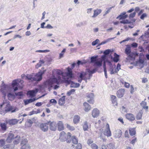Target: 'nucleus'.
<instances>
[{"label":"nucleus","mask_w":149,"mask_h":149,"mask_svg":"<svg viewBox=\"0 0 149 149\" xmlns=\"http://www.w3.org/2000/svg\"><path fill=\"white\" fill-rule=\"evenodd\" d=\"M59 80H57V78L55 77L52 78H50L44 81L42 85L40 86L39 88L40 90H42L47 89L49 91H50L51 88L52 87L54 83L58 84Z\"/></svg>","instance_id":"f257e3e1"},{"label":"nucleus","mask_w":149,"mask_h":149,"mask_svg":"<svg viewBox=\"0 0 149 149\" xmlns=\"http://www.w3.org/2000/svg\"><path fill=\"white\" fill-rule=\"evenodd\" d=\"M125 53L128 56L126 58L127 61L129 62L130 61L134 60L135 58L139 56V53L131 52V47L129 45H126Z\"/></svg>","instance_id":"f03ea898"},{"label":"nucleus","mask_w":149,"mask_h":149,"mask_svg":"<svg viewBox=\"0 0 149 149\" xmlns=\"http://www.w3.org/2000/svg\"><path fill=\"white\" fill-rule=\"evenodd\" d=\"M42 79V76H41L39 73L35 74H27L26 77V79L30 80L31 81H40Z\"/></svg>","instance_id":"7ed1b4c3"},{"label":"nucleus","mask_w":149,"mask_h":149,"mask_svg":"<svg viewBox=\"0 0 149 149\" xmlns=\"http://www.w3.org/2000/svg\"><path fill=\"white\" fill-rule=\"evenodd\" d=\"M78 75L80 77V79H79L78 81L79 82L81 83L82 80L83 79L85 81L86 83L87 82L88 79H90L92 77V75L90 74L87 73V72H84L81 73H78Z\"/></svg>","instance_id":"20e7f679"},{"label":"nucleus","mask_w":149,"mask_h":149,"mask_svg":"<svg viewBox=\"0 0 149 149\" xmlns=\"http://www.w3.org/2000/svg\"><path fill=\"white\" fill-rule=\"evenodd\" d=\"M71 134L70 132H68L67 134H66L63 131L60 133L59 139L62 141H66L67 143H70L71 142V140H69L68 139L71 137Z\"/></svg>","instance_id":"39448f33"},{"label":"nucleus","mask_w":149,"mask_h":149,"mask_svg":"<svg viewBox=\"0 0 149 149\" xmlns=\"http://www.w3.org/2000/svg\"><path fill=\"white\" fill-rule=\"evenodd\" d=\"M68 71L65 73L66 76L63 77L65 80L70 83L71 79L74 77V74L72 73V69L68 67L67 68Z\"/></svg>","instance_id":"423d86ee"},{"label":"nucleus","mask_w":149,"mask_h":149,"mask_svg":"<svg viewBox=\"0 0 149 149\" xmlns=\"http://www.w3.org/2000/svg\"><path fill=\"white\" fill-rule=\"evenodd\" d=\"M52 74L53 77H54L56 78L57 80H60L58 84L61 83L62 81V80L61 76L63 77L62 75V72L60 70L58 69H54L52 71Z\"/></svg>","instance_id":"0eeeda50"},{"label":"nucleus","mask_w":149,"mask_h":149,"mask_svg":"<svg viewBox=\"0 0 149 149\" xmlns=\"http://www.w3.org/2000/svg\"><path fill=\"white\" fill-rule=\"evenodd\" d=\"M103 132L104 135L107 137L111 136V135L109 126L108 124H107L104 129H103Z\"/></svg>","instance_id":"6e6552de"},{"label":"nucleus","mask_w":149,"mask_h":149,"mask_svg":"<svg viewBox=\"0 0 149 149\" xmlns=\"http://www.w3.org/2000/svg\"><path fill=\"white\" fill-rule=\"evenodd\" d=\"M27 140L24 139L21 142V147L20 149H31V147L29 145L27 144Z\"/></svg>","instance_id":"1a4fd4ad"},{"label":"nucleus","mask_w":149,"mask_h":149,"mask_svg":"<svg viewBox=\"0 0 149 149\" xmlns=\"http://www.w3.org/2000/svg\"><path fill=\"white\" fill-rule=\"evenodd\" d=\"M19 121V120L16 119H6L5 122L7 124H9L11 125H13L16 124Z\"/></svg>","instance_id":"9d476101"},{"label":"nucleus","mask_w":149,"mask_h":149,"mask_svg":"<svg viewBox=\"0 0 149 149\" xmlns=\"http://www.w3.org/2000/svg\"><path fill=\"white\" fill-rule=\"evenodd\" d=\"M49 124L48 123H45L40 124V127L41 130L43 132L47 131L48 129Z\"/></svg>","instance_id":"9b49d317"},{"label":"nucleus","mask_w":149,"mask_h":149,"mask_svg":"<svg viewBox=\"0 0 149 149\" xmlns=\"http://www.w3.org/2000/svg\"><path fill=\"white\" fill-rule=\"evenodd\" d=\"M14 138L15 136L14 134L10 132L8 135L6 139V141L8 143H11L12 141Z\"/></svg>","instance_id":"f8f14e48"},{"label":"nucleus","mask_w":149,"mask_h":149,"mask_svg":"<svg viewBox=\"0 0 149 149\" xmlns=\"http://www.w3.org/2000/svg\"><path fill=\"white\" fill-rule=\"evenodd\" d=\"M125 90L124 89L121 88L119 89L117 91V96L119 98H120L123 97L124 94Z\"/></svg>","instance_id":"ddd939ff"},{"label":"nucleus","mask_w":149,"mask_h":149,"mask_svg":"<svg viewBox=\"0 0 149 149\" xmlns=\"http://www.w3.org/2000/svg\"><path fill=\"white\" fill-rule=\"evenodd\" d=\"M100 113V111L97 108H95L92 111V115L93 118L97 117Z\"/></svg>","instance_id":"4468645a"},{"label":"nucleus","mask_w":149,"mask_h":149,"mask_svg":"<svg viewBox=\"0 0 149 149\" xmlns=\"http://www.w3.org/2000/svg\"><path fill=\"white\" fill-rule=\"evenodd\" d=\"M94 94L93 93H90L87 96V97L90 99V100H87L88 102L91 104H93L94 103V100H93L94 97Z\"/></svg>","instance_id":"2eb2a0df"},{"label":"nucleus","mask_w":149,"mask_h":149,"mask_svg":"<svg viewBox=\"0 0 149 149\" xmlns=\"http://www.w3.org/2000/svg\"><path fill=\"white\" fill-rule=\"evenodd\" d=\"M57 125L55 122H51L49 124V128L51 130L55 131L56 129Z\"/></svg>","instance_id":"dca6fc26"},{"label":"nucleus","mask_w":149,"mask_h":149,"mask_svg":"<svg viewBox=\"0 0 149 149\" xmlns=\"http://www.w3.org/2000/svg\"><path fill=\"white\" fill-rule=\"evenodd\" d=\"M116 66L115 64L110 65L109 71L111 74H114L118 72L116 70Z\"/></svg>","instance_id":"f3484780"},{"label":"nucleus","mask_w":149,"mask_h":149,"mask_svg":"<svg viewBox=\"0 0 149 149\" xmlns=\"http://www.w3.org/2000/svg\"><path fill=\"white\" fill-rule=\"evenodd\" d=\"M122 132L120 130H117L114 132V137L116 138H119L122 135Z\"/></svg>","instance_id":"a211bd4d"},{"label":"nucleus","mask_w":149,"mask_h":149,"mask_svg":"<svg viewBox=\"0 0 149 149\" xmlns=\"http://www.w3.org/2000/svg\"><path fill=\"white\" fill-rule=\"evenodd\" d=\"M127 119L130 121H133L135 119L134 116L132 114L127 113L126 115Z\"/></svg>","instance_id":"6ab92c4d"},{"label":"nucleus","mask_w":149,"mask_h":149,"mask_svg":"<svg viewBox=\"0 0 149 149\" xmlns=\"http://www.w3.org/2000/svg\"><path fill=\"white\" fill-rule=\"evenodd\" d=\"M83 104L84 106V109L86 112H88L91 110V107L88 103L85 102Z\"/></svg>","instance_id":"aec40b11"},{"label":"nucleus","mask_w":149,"mask_h":149,"mask_svg":"<svg viewBox=\"0 0 149 149\" xmlns=\"http://www.w3.org/2000/svg\"><path fill=\"white\" fill-rule=\"evenodd\" d=\"M18 82L17 80L14 81L12 82V86L15 91H16L18 89L17 87L18 86V85L19 84L17 83Z\"/></svg>","instance_id":"412c9836"},{"label":"nucleus","mask_w":149,"mask_h":149,"mask_svg":"<svg viewBox=\"0 0 149 149\" xmlns=\"http://www.w3.org/2000/svg\"><path fill=\"white\" fill-rule=\"evenodd\" d=\"M146 99H145L144 101H143L140 103V105L142 108L143 109H145L146 111H148V106H147V103L145 102Z\"/></svg>","instance_id":"4be33fe9"},{"label":"nucleus","mask_w":149,"mask_h":149,"mask_svg":"<svg viewBox=\"0 0 149 149\" xmlns=\"http://www.w3.org/2000/svg\"><path fill=\"white\" fill-rule=\"evenodd\" d=\"M149 37V28L145 33L144 35H142L140 36V39H141L143 41H146V39Z\"/></svg>","instance_id":"5701e85b"},{"label":"nucleus","mask_w":149,"mask_h":149,"mask_svg":"<svg viewBox=\"0 0 149 149\" xmlns=\"http://www.w3.org/2000/svg\"><path fill=\"white\" fill-rule=\"evenodd\" d=\"M147 64V61L146 59H141L140 58V68H143L145 66H146Z\"/></svg>","instance_id":"b1692460"},{"label":"nucleus","mask_w":149,"mask_h":149,"mask_svg":"<svg viewBox=\"0 0 149 149\" xmlns=\"http://www.w3.org/2000/svg\"><path fill=\"white\" fill-rule=\"evenodd\" d=\"M102 12L100 9H97L94 10L93 15L92 16L93 18H94L100 14Z\"/></svg>","instance_id":"393cba45"},{"label":"nucleus","mask_w":149,"mask_h":149,"mask_svg":"<svg viewBox=\"0 0 149 149\" xmlns=\"http://www.w3.org/2000/svg\"><path fill=\"white\" fill-rule=\"evenodd\" d=\"M38 89H36L35 90H33L29 91L28 93L30 96L33 97L38 92Z\"/></svg>","instance_id":"a878e982"},{"label":"nucleus","mask_w":149,"mask_h":149,"mask_svg":"<svg viewBox=\"0 0 149 149\" xmlns=\"http://www.w3.org/2000/svg\"><path fill=\"white\" fill-rule=\"evenodd\" d=\"M111 100L112 104H113L114 106H117L118 103L116 101V97L113 95H112L111 97Z\"/></svg>","instance_id":"bb28decb"},{"label":"nucleus","mask_w":149,"mask_h":149,"mask_svg":"<svg viewBox=\"0 0 149 149\" xmlns=\"http://www.w3.org/2000/svg\"><path fill=\"white\" fill-rule=\"evenodd\" d=\"M58 130L60 131H61L63 130L64 126L63 123L62 122L59 121L57 123Z\"/></svg>","instance_id":"cd10ccee"},{"label":"nucleus","mask_w":149,"mask_h":149,"mask_svg":"<svg viewBox=\"0 0 149 149\" xmlns=\"http://www.w3.org/2000/svg\"><path fill=\"white\" fill-rule=\"evenodd\" d=\"M7 96L8 100L11 101L13 100L15 98L14 94L10 93H9L8 94Z\"/></svg>","instance_id":"c85d7f7f"},{"label":"nucleus","mask_w":149,"mask_h":149,"mask_svg":"<svg viewBox=\"0 0 149 149\" xmlns=\"http://www.w3.org/2000/svg\"><path fill=\"white\" fill-rule=\"evenodd\" d=\"M135 19H133L132 22H131L130 21H129L127 19H124L120 22V23L123 24H129L132 22H135Z\"/></svg>","instance_id":"c756f323"},{"label":"nucleus","mask_w":149,"mask_h":149,"mask_svg":"<svg viewBox=\"0 0 149 149\" xmlns=\"http://www.w3.org/2000/svg\"><path fill=\"white\" fill-rule=\"evenodd\" d=\"M80 118L78 115H75L73 119V122L75 124H76L79 123V121Z\"/></svg>","instance_id":"7c9ffc66"},{"label":"nucleus","mask_w":149,"mask_h":149,"mask_svg":"<svg viewBox=\"0 0 149 149\" xmlns=\"http://www.w3.org/2000/svg\"><path fill=\"white\" fill-rule=\"evenodd\" d=\"M114 57L113 59V61L117 63L119 61V55L117 54L116 53H114Z\"/></svg>","instance_id":"2f4dec72"},{"label":"nucleus","mask_w":149,"mask_h":149,"mask_svg":"<svg viewBox=\"0 0 149 149\" xmlns=\"http://www.w3.org/2000/svg\"><path fill=\"white\" fill-rule=\"evenodd\" d=\"M45 63V61L42 60H40L39 62L35 66V68H38L41 66L42 64Z\"/></svg>","instance_id":"473e14b6"},{"label":"nucleus","mask_w":149,"mask_h":149,"mask_svg":"<svg viewBox=\"0 0 149 149\" xmlns=\"http://www.w3.org/2000/svg\"><path fill=\"white\" fill-rule=\"evenodd\" d=\"M80 84L79 83L71 82L70 87L72 88H77L80 86Z\"/></svg>","instance_id":"72a5a7b5"},{"label":"nucleus","mask_w":149,"mask_h":149,"mask_svg":"<svg viewBox=\"0 0 149 149\" xmlns=\"http://www.w3.org/2000/svg\"><path fill=\"white\" fill-rule=\"evenodd\" d=\"M40 113V111L39 109H38L36 110H33L29 113V115L30 116L34 114H37Z\"/></svg>","instance_id":"f704fd0d"},{"label":"nucleus","mask_w":149,"mask_h":149,"mask_svg":"<svg viewBox=\"0 0 149 149\" xmlns=\"http://www.w3.org/2000/svg\"><path fill=\"white\" fill-rule=\"evenodd\" d=\"M94 66H97L100 67L101 66L102 64V60L100 61H97V60L94 62Z\"/></svg>","instance_id":"c9c22d12"},{"label":"nucleus","mask_w":149,"mask_h":149,"mask_svg":"<svg viewBox=\"0 0 149 149\" xmlns=\"http://www.w3.org/2000/svg\"><path fill=\"white\" fill-rule=\"evenodd\" d=\"M5 87L4 86H2L1 87V91L2 92V93L3 94V97L5 98V97L6 95V90L5 89Z\"/></svg>","instance_id":"e433bc0d"},{"label":"nucleus","mask_w":149,"mask_h":149,"mask_svg":"<svg viewBox=\"0 0 149 149\" xmlns=\"http://www.w3.org/2000/svg\"><path fill=\"white\" fill-rule=\"evenodd\" d=\"M72 142L73 144H77L78 142V140L75 136H72Z\"/></svg>","instance_id":"4c0bfd02"},{"label":"nucleus","mask_w":149,"mask_h":149,"mask_svg":"<svg viewBox=\"0 0 149 149\" xmlns=\"http://www.w3.org/2000/svg\"><path fill=\"white\" fill-rule=\"evenodd\" d=\"M65 101V97H63L61 98L59 100V104L61 105H63Z\"/></svg>","instance_id":"58836bf2"},{"label":"nucleus","mask_w":149,"mask_h":149,"mask_svg":"<svg viewBox=\"0 0 149 149\" xmlns=\"http://www.w3.org/2000/svg\"><path fill=\"white\" fill-rule=\"evenodd\" d=\"M129 132L131 136H133L136 134V131L134 128H130L129 130Z\"/></svg>","instance_id":"ea45409f"},{"label":"nucleus","mask_w":149,"mask_h":149,"mask_svg":"<svg viewBox=\"0 0 149 149\" xmlns=\"http://www.w3.org/2000/svg\"><path fill=\"white\" fill-rule=\"evenodd\" d=\"M36 99L35 98L33 99H30L29 100H27L24 102V103L25 104H27L29 103L32 102L35 100H36Z\"/></svg>","instance_id":"a19ab883"},{"label":"nucleus","mask_w":149,"mask_h":149,"mask_svg":"<svg viewBox=\"0 0 149 149\" xmlns=\"http://www.w3.org/2000/svg\"><path fill=\"white\" fill-rule=\"evenodd\" d=\"M20 139V137L19 136H17L15 138V139L14 141L15 144H17L19 143Z\"/></svg>","instance_id":"79ce46f5"},{"label":"nucleus","mask_w":149,"mask_h":149,"mask_svg":"<svg viewBox=\"0 0 149 149\" xmlns=\"http://www.w3.org/2000/svg\"><path fill=\"white\" fill-rule=\"evenodd\" d=\"M98 57V56H93L91 57V63H94L95 61H96L97 60V58Z\"/></svg>","instance_id":"37998d69"},{"label":"nucleus","mask_w":149,"mask_h":149,"mask_svg":"<svg viewBox=\"0 0 149 149\" xmlns=\"http://www.w3.org/2000/svg\"><path fill=\"white\" fill-rule=\"evenodd\" d=\"M83 128L84 131L88 130V126L87 122H85L83 125Z\"/></svg>","instance_id":"c03bdc74"},{"label":"nucleus","mask_w":149,"mask_h":149,"mask_svg":"<svg viewBox=\"0 0 149 149\" xmlns=\"http://www.w3.org/2000/svg\"><path fill=\"white\" fill-rule=\"evenodd\" d=\"M122 113H124L127 112V109L126 108L125 106H123L121 109Z\"/></svg>","instance_id":"a18cd8bd"},{"label":"nucleus","mask_w":149,"mask_h":149,"mask_svg":"<svg viewBox=\"0 0 149 149\" xmlns=\"http://www.w3.org/2000/svg\"><path fill=\"white\" fill-rule=\"evenodd\" d=\"M66 127L68 129L70 130L73 131L75 130L74 127L71 126L68 124H66Z\"/></svg>","instance_id":"49530a36"},{"label":"nucleus","mask_w":149,"mask_h":149,"mask_svg":"<svg viewBox=\"0 0 149 149\" xmlns=\"http://www.w3.org/2000/svg\"><path fill=\"white\" fill-rule=\"evenodd\" d=\"M107 147L108 149H113L115 146L113 144L110 143L107 145Z\"/></svg>","instance_id":"de8ad7c7"},{"label":"nucleus","mask_w":149,"mask_h":149,"mask_svg":"<svg viewBox=\"0 0 149 149\" xmlns=\"http://www.w3.org/2000/svg\"><path fill=\"white\" fill-rule=\"evenodd\" d=\"M65 49H63V50L62 51L61 53L59 54V58L60 59L63 58V55L65 52Z\"/></svg>","instance_id":"09e8293b"},{"label":"nucleus","mask_w":149,"mask_h":149,"mask_svg":"<svg viewBox=\"0 0 149 149\" xmlns=\"http://www.w3.org/2000/svg\"><path fill=\"white\" fill-rule=\"evenodd\" d=\"M33 123V122L30 119L26 123V125H27V126L30 127H31L32 124Z\"/></svg>","instance_id":"8fccbe9b"},{"label":"nucleus","mask_w":149,"mask_h":149,"mask_svg":"<svg viewBox=\"0 0 149 149\" xmlns=\"http://www.w3.org/2000/svg\"><path fill=\"white\" fill-rule=\"evenodd\" d=\"M1 126L3 130H6V124L5 123H2L1 124Z\"/></svg>","instance_id":"3c124183"},{"label":"nucleus","mask_w":149,"mask_h":149,"mask_svg":"<svg viewBox=\"0 0 149 149\" xmlns=\"http://www.w3.org/2000/svg\"><path fill=\"white\" fill-rule=\"evenodd\" d=\"M147 17L148 15L146 13H143L140 16V19L143 20L144 18H147Z\"/></svg>","instance_id":"603ef678"},{"label":"nucleus","mask_w":149,"mask_h":149,"mask_svg":"<svg viewBox=\"0 0 149 149\" xmlns=\"http://www.w3.org/2000/svg\"><path fill=\"white\" fill-rule=\"evenodd\" d=\"M91 147L93 149H98V146L95 143H92L91 145Z\"/></svg>","instance_id":"864d4df0"},{"label":"nucleus","mask_w":149,"mask_h":149,"mask_svg":"<svg viewBox=\"0 0 149 149\" xmlns=\"http://www.w3.org/2000/svg\"><path fill=\"white\" fill-rule=\"evenodd\" d=\"M15 94L16 95L19 96V98H22V97L23 96V92H19L15 93Z\"/></svg>","instance_id":"5fc2aeb1"},{"label":"nucleus","mask_w":149,"mask_h":149,"mask_svg":"<svg viewBox=\"0 0 149 149\" xmlns=\"http://www.w3.org/2000/svg\"><path fill=\"white\" fill-rule=\"evenodd\" d=\"M75 91V90L74 89H72L71 90H70L68 92L67 94V95H68L70 96L72 94H73L74 92Z\"/></svg>","instance_id":"6e6d98bb"},{"label":"nucleus","mask_w":149,"mask_h":149,"mask_svg":"<svg viewBox=\"0 0 149 149\" xmlns=\"http://www.w3.org/2000/svg\"><path fill=\"white\" fill-rule=\"evenodd\" d=\"M50 52V51L49 50H38L36 51V52H40V53H46L48 52Z\"/></svg>","instance_id":"4d7b16f0"},{"label":"nucleus","mask_w":149,"mask_h":149,"mask_svg":"<svg viewBox=\"0 0 149 149\" xmlns=\"http://www.w3.org/2000/svg\"><path fill=\"white\" fill-rule=\"evenodd\" d=\"M5 143V141L4 139H2L0 140V146H3Z\"/></svg>","instance_id":"13d9d810"},{"label":"nucleus","mask_w":149,"mask_h":149,"mask_svg":"<svg viewBox=\"0 0 149 149\" xmlns=\"http://www.w3.org/2000/svg\"><path fill=\"white\" fill-rule=\"evenodd\" d=\"M75 149H82V145L80 143L77 144V145L76 146Z\"/></svg>","instance_id":"bf43d9fd"},{"label":"nucleus","mask_w":149,"mask_h":149,"mask_svg":"<svg viewBox=\"0 0 149 149\" xmlns=\"http://www.w3.org/2000/svg\"><path fill=\"white\" fill-rule=\"evenodd\" d=\"M112 8H113V6L107 8V10L106 11V12H105L104 14V16L106 15L108 13L110 12L111 9Z\"/></svg>","instance_id":"052dcab7"},{"label":"nucleus","mask_w":149,"mask_h":149,"mask_svg":"<svg viewBox=\"0 0 149 149\" xmlns=\"http://www.w3.org/2000/svg\"><path fill=\"white\" fill-rule=\"evenodd\" d=\"M100 40L98 39H96L95 41H93L92 43V45L93 46L96 45L99 42Z\"/></svg>","instance_id":"680f3d73"},{"label":"nucleus","mask_w":149,"mask_h":149,"mask_svg":"<svg viewBox=\"0 0 149 149\" xmlns=\"http://www.w3.org/2000/svg\"><path fill=\"white\" fill-rule=\"evenodd\" d=\"M87 71L89 74H90L92 75V74H93L96 72V70L95 69H94L90 71L89 70H88Z\"/></svg>","instance_id":"e2e57ef3"},{"label":"nucleus","mask_w":149,"mask_h":149,"mask_svg":"<svg viewBox=\"0 0 149 149\" xmlns=\"http://www.w3.org/2000/svg\"><path fill=\"white\" fill-rule=\"evenodd\" d=\"M111 51V50L110 49H108L106 50L104 52V54L105 55H108L109 54Z\"/></svg>","instance_id":"0e129e2a"},{"label":"nucleus","mask_w":149,"mask_h":149,"mask_svg":"<svg viewBox=\"0 0 149 149\" xmlns=\"http://www.w3.org/2000/svg\"><path fill=\"white\" fill-rule=\"evenodd\" d=\"M93 141L91 139H89L87 141V143L89 145L90 144H91L92 143H93Z\"/></svg>","instance_id":"69168bd1"},{"label":"nucleus","mask_w":149,"mask_h":149,"mask_svg":"<svg viewBox=\"0 0 149 149\" xmlns=\"http://www.w3.org/2000/svg\"><path fill=\"white\" fill-rule=\"evenodd\" d=\"M136 13L134 12L132 13H131L129 15V18L130 19L131 18H133L135 15Z\"/></svg>","instance_id":"338daca9"},{"label":"nucleus","mask_w":149,"mask_h":149,"mask_svg":"<svg viewBox=\"0 0 149 149\" xmlns=\"http://www.w3.org/2000/svg\"><path fill=\"white\" fill-rule=\"evenodd\" d=\"M116 70L117 72L119 70L121 69L120 68V65L119 63H118L117 65L116 68Z\"/></svg>","instance_id":"774afa93"}]
</instances>
